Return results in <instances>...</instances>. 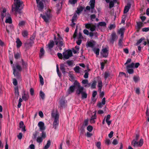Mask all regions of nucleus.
Masks as SVG:
<instances>
[{
	"mask_svg": "<svg viewBox=\"0 0 149 149\" xmlns=\"http://www.w3.org/2000/svg\"><path fill=\"white\" fill-rule=\"evenodd\" d=\"M93 51L94 53L96 54L97 56L99 55L100 49L99 48H94L93 49Z\"/></svg>",
	"mask_w": 149,
	"mask_h": 149,
	"instance_id": "7c9ffc66",
	"label": "nucleus"
},
{
	"mask_svg": "<svg viewBox=\"0 0 149 149\" xmlns=\"http://www.w3.org/2000/svg\"><path fill=\"white\" fill-rule=\"evenodd\" d=\"M13 83L14 86H16L17 85V82L16 79L14 78L13 79Z\"/></svg>",
	"mask_w": 149,
	"mask_h": 149,
	"instance_id": "052dcab7",
	"label": "nucleus"
},
{
	"mask_svg": "<svg viewBox=\"0 0 149 149\" xmlns=\"http://www.w3.org/2000/svg\"><path fill=\"white\" fill-rule=\"evenodd\" d=\"M45 14V15H42V14H40V17H41L46 23H48L49 22V20L52 16L50 10H49Z\"/></svg>",
	"mask_w": 149,
	"mask_h": 149,
	"instance_id": "39448f33",
	"label": "nucleus"
},
{
	"mask_svg": "<svg viewBox=\"0 0 149 149\" xmlns=\"http://www.w3.org/2000/svg\"><path fill=\"white\" fill-rule=\"evenodd\" d=\"M111 37L110 40V42L113 44L114 42L118 38V36H116L115 32H112L111 34Z\"/></svg>",
	"mask_w": 149,
	"mask_h": 149,
	"instance_id": "6e6552de",
	"label": "nucleus"
},
{
	"mask_svg": "<svg viewBox=\"0 0 149 149\" xmlns=\"http://www.w3.org/2000/svg\"><path fill=\"white\" fill-rule=\"evenodd\" d=\"M59 39L60 38H58L57 40H55L56 45H58V43L59 42V45H58V47H62L63 45V43L62 40Z\"/></svg>",
	"mask_w": 149,
	"mask_h": 149,
	"instance_id": "4468645a",
	"label": "nucleus"
},
{
	"mask_svg": "<svg viewBox=\"0 0 149 149\" xmlns=\"http://www.w3.org/2000/svg\"><path fill=\"white\" fill-rule=\"evenodd\" d=\"M40 54H39V56L41 58L43 56L45 53V51L43 48H41L40 50Z\"/></svg>",
	"mask_w": 149,
	"mask_h": 149,
	"instance_id": "2f4dec72",
	"label": "nucleus"
},
{
	"mask_svg": "<svg viewBox=\"0 0 149 149\" xmlns=\"http://www.w3.org/2000/svg\"><path fill=\"white\" fill-rule=\"evenodd\" d=\"M84 88L81 86L80 88L76 91V94L78 95H79L80 94H81V98L82 99L86 98L88 95L86 92L84 91Z\"/></svg>",
	"mask_w": 149,
	"mask_h": 149,
	"instance_id": "7ed1b4c3",
	"label": "nucleus"
},
{
	"mask_svg": "<svg viewBox=\"0 0 149 149\" xmlns=\"http://www.w3.org/2000/svg\"><path fill=\"white\" fill-rule=\"evenodd\" d=\"M134 63H132L130 64L127 65V68H133L134 67Z\"/></svg>",
	"mask_w": 149,
	"mask_h": 149,
	"instance_id": "864d4df0",
	"label": "nucleus"
},
{
	"mask_svg": "<svg viewBox=\"0 0 149 149\" xmlns=\"http://www.w3.org/2000/svg\"><path fill=\"white\" fill-rule=\"evenodd\" d=\"M96 26L95 25H93L91 26L90 28V30L92 32L94 31L96 29Z\"/></svg>",
	"mask_w": 149,
	"mask_h": 149,
	"instance_id": "09e8293b",
	"label": "nucleus"
},
{
	"mask_svg": "<svg viewBox=\"0 0 149 149\" xmlns=\"http://www.w3.org/2000/svg\"><path fill=\"white\" fill-rule=\"evenodd\" d=\"M52 116L53 118L54 119V121H58L59 120V115L58 113H52Z\"/></svg>",
	"mask_w": 149,
	"mask_h": 149,
	"instance_id": "f8f14e48",
	"label": "nucleus"
},
{
	"mask_svg": "<svg viewBox=\"0 0 149 149\" xmlns=\"http://www.w3.org/2000/svg\"><path fill=\"white\" fill-rule=\"evenodd\" d=\"M133 79L135 83L137 82L140 81V77L139 76L134 75L133 77Z\"/></svg>",
	"mask_w": 149,
	"mask_h": 149,
	"instance_id": "cd10ccee",
	"label": "nucleus"
},
{
	"mask_svg": "<svg viewBox=\"0 0 149 149\" xmlns=\"http://www.w3.org/2000/svg\"><path fill=\"white\" fill-rule=\"evenodd\" d=\"M137 25L138 29V30H137V31L139 32V29L143 26V24L142 22H137Z\"/></svg>",
	"mask_w": 149,
	"mask_h": 149,
	"instance_id": "a878e982",
	"label": "nucleus"
},
{
	"mask_svg": "<svg viewBox=\"0 0 149 149\" xmlns=\"http://www.w3.org/2000/svg\"><path fill=\"white\" fill-rule=\"evenodd\" d=\"M87 129L89 132H91L93 130V127L92 126L89 125L87 127Z\"/></svg>",
	"mask_w": 149,
	"mask_h": 149,
	"instance_id": "603ef678",
	"label": "nucleus"
},
{
	"mask_svg": "<svg viewBox=\"0 0 149 149\" xmlns=\"http://www.w3.org/2000/svg\"><path fill=\"white\" fill-rule=\"evenodd\" d=\"M14 93L15 97L17 99L18 98L19 94V88L17 86L15 88Z\"/></svg>",
	"mask_w": 149,
	"mask_h": 149,
	"instance_id": "aec40b11",
	"label": "nucleus"
},
{
	"mask_svg": "<svg viewBox=\"0 0 149 149\" xmlns=\"http://www.w3.org/2000/svg\"><path fill=\"white\" fill-rule=\"evenodd\" d=\"M83 9L84 8L82 6H80L79 8H78L76 11V13L79 14L83 11Z\"/></svg>",
	"mask_w": 149,
	"mask_h": 149,
	"instance_id": "72a5a7b5",
	"label": "nucleus"
},
{
	"mask_svg": "<svg viewBox=\"0 0 149 149\" xmlns=\"http://www.w3.org/2000/svg\"><path fill=\"white\" fill-rule=\"evenodd\" d=\"M5 22L6 23H8L10 24L12 22V20L11 17H9L8 19H7L6 21Z\"/></svg>",
	"mask_w": 149,
	"mask_h": 149,
	"instance_id": "79ce46f5",
	"label": "nucleus"
},
{
	"mask_svg": "<svg viewBox=\"0 0 149 149\" xmlns=\"http://www.w3.org/2000/svg\"><path fill=\"white\" fill-rule=\"evenodd\" d=\"M106 25V22H99L97 25V27H99V26H105Z\"/></svg>",
	"mask_w": 149,
	"mask_h": 149,
	"instance_id": "c85d7f7f",
	"label": "nucleus"
},
{
	"mask_svg": "<svg viewBox=\"0 0 149 149\" xmlns=\"http://www.w3.org/2000/svg\"><path fill=\"white\" fill-rule=\"evenodd\" d=\"M139 142L136 140H133L131 142V145L134 147L139 146Z\"/></svg>",
	"mask_w": 149,
	"mask_h": 149,
	"instance_id": "412c9836",
	"label": "nucleus"
},
{
	"mask_svg": "<svg viewBox=\"0 0 149 149\" xmlns=\"http://www.w3.org/2000/svg\"><path fill=\"white\" fill-rule=\"evenodd\" d=\"M102 82L101 80L99 81L98 82L97 86L98 87H102Z\"/></svg>",
	"mask_w": 149,
	"mask_h": 149,
	"instance_id": "69168bd1",
	"label": "nucleus"
},
{
	"mask_svg": "<svg viewBox=\"0 0 149 149\" xmlns=\"http://www.w3.org/2000/svg\"><path fill=\"white\" fill-rule=\"evenodd\" d=\"M114 6V3L112 1H111L109 2V8H111L112 7Z\"/></svg>",
	"mask_w": 149,
	"mask_h": 149,
	"instance_id": "bf43d9fd",
	"label": "nucleus"
},
{
	"mask_svg": "<svg viewBox=\"0 0 149 149\" xmlns=\"http://www.w3.org/2000/svg\"><path fill=\"white\" fill-rule=\"evenodd\" d=\"M14 1L15 3L14 5H12V10L15 11V14L17 16L18 13L20 14L22 12L21 9L19 8L22 6L23 3L22 1H20V0H14Z\"/></svg>",
	"mask_w": 149,
	"mask_h": 149,
	"instance_id": "f03ea898",
	"label": "nucleus"
},
{
	"mask_svg": "<svg viewBox=\"0 0 149 149\" xmlns=\"http://www.w3.org/2000/svg\"><path fill=\"white\" fill-rule=\"evenodd\" d=\"M22 95V99L24 101H26L28 100L29 97L28 93H25L24 92Z\"/></svg>",
	"mask_w": 149,
	"mask_h": 149,
	"instance_id": "ddd939ff",
	"label": "nucleus"
},
{
	"mask_svg": "<svg viewBox=\"0 0 149 149\" xmlns=\"http://www.w3.org/2000/svg\"><path fill=\"white\" fill-rule=\"evenodd\" d=\"M81 86L80 83L77 81H75L74 82V85L71 86L68 90V91L69 94L72 93L74 92L75 88H77L76 90H77Z\"/></svg>",
	"mask_w": 149,
	"mask_h": 149,
	"instance_id": "20e7f679",
	"label": "nucleus"
},
{
	"mask_svg": "<svg viewBox=\"0 0 149 149\" xmlns=\"http://www.w3.org/2000/svg\"><path fill=\"white\" fill-rule=\"evenodd\" d=\"M93 114L92 115V116L91 117V120H94L96 118V111H95L93 113Z\"/></svg>",
	"mask_w": 149,
	"mask_h": 149,
	"instance_id": "58836bf2",
	"label": "nucleus"
},
{
	"mask_svg": "<svg viewBox=\"0 0 149 149\" xmlns=\"http://www.w3.org/2000/svg\"><path fill=\"white\" fill-rule=\"evenodd\" d=\"M110 74L108 72H106L104 73V78L105 79H106L109 76Z\"/></svg>",
	"mask_w": 149,
	"mask_h": 149,
	"instance_id": "37998d69",
	"label": "nucleus"
},
{
	"mask_svg": "<svg viewBox=\"0 0 149 149\" xmlns=\"http://www.w3.org/2000/svg\"><path fill=\"white\" fill-rule=\"evenodd\" d=\"M63 54L64 60H65V59H68L70 57L72 56V52L70 49L66 50L63 53Z\"/></svg>",
	"mask_w": 149,
	"mask_h": 149,
	"instance_id": "423d86ee",
	"label": "nucleus"
},
{
	"mask_svg": "<svg viewBox=\"0 0 149 149\" xmlns=\"http://www.w3.org/2000/svg\"><path fill=\"white\" fill-rule=\"evenodd\" d=\"M20 54L19 53H16L14 54V57L16 59H18L19 58H20Z\"/></svg>",
	"mask_w": 149,
	"mask_h": 149,
	"instance_id": "c03bdc74",
	"label": "nucleus"
},
{
	"mask_svg": "<svg viewBox=\"0 0 149 149\" xmlns=\"http://www.w3.org/2000/svg\"><path fill=\"white\" fill-rule=\"evenodd\" d=\"M77 28L76 27L75 31H74V33L73 35V37L75 39L76 37L77 36Z\"/></svg>",
	"mask_w": 149,
	"mask_h": 149,
	"instance_id": "13d9d810",
	"label": "nucleus"
},
{
	"mask_svg": "<svg viewBox=\"0 0 149 149\" xmlns=\"http://www.w3.org/2000/svg\"><path fill=\"white\" fill-rule=\"evenodd\" d=\"M145 40V38H140L137 41V42L136 43V45H138L143 40Z\"/></svg>",
	"mask_w": 149,
	"mask_h": 149,
	"instance_id": "49530a36",
	"label": "nucleus"
},
{
	"mask_svg": "<svg viewBox=\"0 0 149 149\" xmlns=\"http://www.w3.org/2000/svg\"><path fill=\"white\" fill-rule=\"evenodd\" d=\"M54 45V42L53 40H51L48 43V47L49 49L52 48Z\"/></svg>",
	"mask_w": 149,
	"mask_h": 149,
	"instance_id": "393cba45",
	"label": "nucleus"
},
{
	"mask_svg": "<svg viewBox=\"0 0 149 149\" xmlns=\"http://www.w3.org/2000/svg\"><path fill=\"white\" fill-rule=\"evenodd\" d=\"M35 37L36 35L33 33V35L30 38V41L34 42V40L35 39Z\"/></svg>",
	"mask_w": 149,
	"mask_h": 149,
	"instance_id": "6e6d98bb",
	"label": "nucleus"
},
{
	"mask_svg": "<svg viewBox=\"0 0 149 149\" xmlns=\"http://www.w3.org/2000/svg\"><path fill=\"white\" fill-rule=\"evenodd\" d=\"M38 125L40 130H43L45 129L44 124L42 122H39L38 124Z\"/></svg>",
	"mask_w": 149,
	"mask_h": 149,
	"instance_id": "f3484780",
	"label": "nucleus"
},
{
	"mask_svg": "<svg viewBox=\"0 0 149 149\" xmlns=\"http://www.w3.org/2000/svg\"><path fill=\"white\" fill-rule=\"evenodd\" d=\"M127 70L128 72L130 74H132L134 73V70L132 69L127 68Z\"/></svg>",
	"mask_w": 149,
	"mask_h": 149,
	"instance_id": "8fccbe9b",
	"label": "nucleus"
},
{
	"mask_svg": "<svg viewBox=\"0 0 149 149\" xmlns=\"http://www.w3.org/2000/svg\"><path fill=\"white\" fill-rule=\"evenodd\" d=\"M40 95L42 100H44L45 98V94L42 91H41L40 92Z\"/></svg>",
	"mask_w": 149,
	"mask_h": 149,
	"instance_id": "4c0bfd02",
	"label": "nucleus"
},
{
	"mask_svg": "<svg viewBox=\"0 0 149 149\" xmlns=\"http://www.w3.org/2000/svg\"><path fill=\"white\" fill-rule=\"evenodd\" d=\"M96 83L97 81H93V82L92 84L91 85V88L93 89L95 88L96 85Z\"/></svg>",
	"mask_w": 149,
	"mask_h": 149,
	"instance_id": "e433bc0d",
	"label": "nucleus"
},
{
	"mask_svg": "<svg viewBox=\"0 0 149 149\" xmlns=\"http://www.w3.org/2000/svg\"><path fill=\"white\" fill-rule=\"evenodd\" d=\"M110 117H111V116L110 115H109V114L106 117H105V118L103 120V121H104L105 119V118H106L105 121H109V119L110 118Z\"/></svg>",
	"mask_w": 149,
	"mask_h": 149,
	"instance_id": "5fc2aeb1",
	"label": "nucleus"
},
{
	"mask_svg": "<svg viewBox=\"0 0 149 149\" xmlns=\"http://www.w3.org/2000/svg\"><path fill=\"white\" fill-rule=\"evenodd\" d=\"M60 105L61 107H63L65 106V101L63 100H61L60 102Z\"/></svg>",
	"mask_w": 149,
	"mask_h": 149,
	"instance_id": "ea45409f",
	"label": "nucleus"
},
{
	"mask_svg": "<svg viewBox=\"0 0 149 149\" xmlns=\"http://www.w3.org/2000/svg\"><path fill=\"white\" fill-rule=\"evenodd\" d=\"M13 70V74L18 79H21V74L20 72L22 70V68L19 64L17 63L15 65L13 64L12 65Z\"/></svg>",
	"mask_w": 149,
	"mask_h": 149,
	"instance_id": "f257e3e1",
	"label": "nucleus"
},
{
	"mask_svg": "<svg viewBox=\"0 0 149 149\" xmlns=\"http://www.w3.org/2000/svg\"><path fill=\"white\" fill-rule=\"evenodd\" d=\"M102 51L104 53L103 55V57H107L108 56V53H107V48H105L102 49Z\"/></svg>",
	"mask_w": 149,
	"mask_h": 149,
	"instance_id": "b1692460",
	"label": "nucleus"
},
{
	"mask_svg": "<svg viewBox=\"0 0 149 149\" xmlns=\"http://www.w3.org/2000/svg\"><path fill=\"white\" fill-rule=\"evenodd\" d=\"M46 2H48L47 0H41L40 2H38V4H37L38 5L37 7L38 9V10L42 11L44 8V3H45Z\"/></svg>",
	"mask_w": 149,
	"mask_h": 149,
	"instance_id": "0eeeda50",
	"label": "nucleus"
},
{
	"mask_svg": "<svg viewBox=\"0 0 149 149\" xmlns=\"http://www.w3.org/2000/svg\"><path fill=\"white\" fill-rule=\"evenodd\" d=\"M22 35L24 37L26 38L28 35V32L26 30H24L22 31Z\"/></svg>",
	"mask_w": 149,
	"mask_h": 149,
	"instance_id": "c756f323",
	"label": "nucleus"
},
{
	"mask_svg": "<svg viewBox=\"0 0 149 149\" xmlns=\"http://www.w3.org/2000/svg\"><path fill=\"white\" fill-rule=\"evenodd\" d=\"M123 39V38H122V37L121 38H120L119 40L118 45L120 46H122Z\"/></svg>",
	"mask_w": 149,
	"mask_h": 149,
	"instance_id": "3c124183",
	"label": "nucleus"
},
{
	"mask_svg": "<svg viewBox=\"0 0 149 149\" xmlns=\"http://www.w3.org/2000/svg\"><path fill=\"white\" fill-rule=\"evenodd\" d=\"M77 17V15L76 14H75L72 17V22H73L75 19H76Z\"/></svg>",
	"mask_w": 149,
	"mask_h": 149,
	"instance_id": "4d7b16f0",
	"label": "nucleus"
},
{
	"mask_svg": "<svg viewBox=\"0 0 149 149\" xmlns=\"http://www.w3.org/2000/svg\"><path fill=\"white\" fill-rule=\"evenodd\" d=\"M21 63L22 68H24L27 67V63L23 59H21Z\"/></svg>",
	"mask_w": 149,
	"mask_h": 149,
	"instance_id": "473e14b6",
	"label": "nucleus"
},
{
	"mask_svg": "<svg viewBox=\"0 0 149 149\" xmlns=\"http://www.w3.org/2000/svg\"><path fill=\"white\" fill-rule=\"evenodd\" d=\"M16 47L17 48L20 47L22 45V43L19 38H17L16 41Z\"/></svg>",
	"mask_w": 149,
	"mask_h": 149,
	"instance_id": "4be33fe9",
	"label": "nucleus"
},
{
	"mask_svg": "<svg viewBox=\"0 0 149 149\" xmlns=\"http://www.w3.org/2000/svg\"><path fill=\"white\" fill-rule=\"evenodd\" d=\"M57 56L58 58L61 59H62L63 57V55L61 53H58L57 54Z\"/></svg>",
	"mask_w": 149,
	"mask_h": 149,
	"instance_id": "680f3d73",
	"label": "nucleus"
},
{
	"mask_svg": "<svg viewBox=\"0 0 149 149\" xmlns=\"http://www.w3.org/2000/svg\"><path fill=\"white\" fill-rule=\"evenodd\" d=\"M34 43V42L27 40L25 43L24 46L26 49H29L32 46Z\"/></svg>",
	"mask_w": 149,
	"mask_h": 149,
	"instance_id": "9d476101",
	"label": "nucleus"
},
{
	"mask_svg": "<svg viewBox=\"0 0 149 149\" xmlns=\"http://www.w3.org/2000/svg\"><path fill=\"white\" fill-rule=\"evenodd\" d=\"M19 127L20 128L22 129V131L24 132L26 131L25 126L23 122H20L19 123Z\"/></svg>",
	"mask_w": 149,
	"mask_h": 149,
	"instance_id": "a211bd4d",
	"label": "nucleus"
},
{
	"mask_svg": "<svg viewBox=\"0 0 149 149\" xmlns=\"http://www.w3.org/2000/svg\"><path fill=\"white\" fill-rule=\"evenodd\" d=\"M65 65L64 64H61L60 66V69L63 74H65L66 72L65 68Z\"/></svg>",
	"mask_w": 149,
	"mask_h": 149,
	"instance_id": "6ab92c4d",
	"label": "nucleus"
},
{
	"mask_svg": "<svg viewBox=\"0 0 149 149\" xmlns=\"http://www.w3.org/2000/svg\"><path fill=\"white\" fill-rule=\"evenodd\" d=\"M131 4L130 3H127V5L125 6L124 10V13H126L129 11L130 9V8Z\"/></svg>",
	"mask_w": 149,
	"mask_h": 149,
	"instance_id": "dca6fc26",
	"label": "nucleus"
},
{
	"mask_svg": "<svg viewBox=\"0 0 149 149\" xmlns=\"http://www.w3.org/2000/svg\"><path fill=\"white\" fill-rule=\"evenodd\" d=\"M91 26V25L90 23H88L85 24L86 28L87 29H89Z\"/></svg>",
	"mask_w": 149,
	"mask_h": 149,
	"instance_id": "0e129e2a",
	"label": "nucleus"
},
{
	"mask_svg": "<svg viewBox=\"0 0 149 149\" xmlns=\"http://www.w3.org/2000/svg\"><path fill=\"white\" fill-rule=\"evenodd\" d=\"M92 42L89 41L87 42V44L86 45L87 47L93 48L95 45L96 42L94 40H92Z\"/></svg>",
	"mask_w": 149,
	"mask_h": 149,
	"instance_id": "2eb2a0df",
	"label": "nucleus"
},
{
	"mask_svg": "<svg viewBox=\"0 0 149 149\" xmlns=\"http://www.w3.org/2000/svg\"><path fill=\"white\" fill-rule=\"evenodd\" d=\"M46 137V133L44 131H42L41 137H38L37 138L36 141L38 143H41L42 142L43 139H45Z\"/></svg>",
	"mask_w": 149,
	"mask_h": 149,
	"instance_id": "1a4fd4ad",
	"label": "nucleus"
},
{
	"mask_svg": "<svg viewBox=\"0 0 149 149\" xmlns=\"http://www.w3.org/2000/svg\"><path fill=\"white\" fill-rule=\"evenodd\" d=\"M93 134L92 133L89 132H87L86 134V135L88 137H90Z\"/></svg>",
	"mask_w": 149,
	"mask_h": 149,
	"instance_id": "338daca9",
	"label": "nucleus"
},
{
	"mask_svg": "<svg viewBox=\"0 0 149 149\" xmlns=\"http://www.w3.org/2000/svg\"><path fill=\"white\" fill-rule=\"evenodd\" d=\"M25 22L23 21H20L19 22V26H22L24 25L25 24Z\"/></svg>",
	"mask_w": 149,
	"mask_h": 149,
	"instance_id": "774afa93",
	"label": "nucleus"
},
{
	"mask_svg": "<svg viewBox=\"0 0 149 149\" xmlns=\"http://www.w3.org/2000/svg\"><path fill=\"white\" fill-rule=\"evenodd\" d=\"M51 144V141L50 140H48L46 145L44 147V149H47L49 147Z\"/></svg>",
	"mask_w": 149,
	"mask_h": 149,
	"instance_id": "a19ab883",
	"label": "nucleus"
},
{
	"mask_svg": "<svg viewBox=\"0 0 149 149\" xmlns=\"http://www.w3.org/2000/svg\"><path fill=\"white\" fill-rule=\"evenodd\" d=\"M88 124V122H84V123L83 125H82L80 130L81 131H84V129L85 127L87 126Z\"/></svg>",
	"mask_w": 149,
	"mask_h": 149,
	"instance_id": "bb28decb",
	"label": "nucleus"
},
{
	"mask_svg": "<svg viewBox=\"0 0 149 149\" xmlns=\"http://www.w3.org/2000/svg\"><path fill=\"white\" fill-rule=\"evenodd\" d=\"M125 31V29L123 28H120L118 31V33L120 34V36L123 38L124 36V33Z\"/></svg>",
	"mask_w": 149,
	"mask_h": 149,
	"instance_id": "5701e85b",
	"label": "nucleus"
},
{
	"mask_svg": "<svg viewBox=\"0 0 149 149\" xmlns=\"http://www.w3.org/2000/svg\"><path fill=\"white\" fill-rule=\"evenodd\" d=\"M67 63L69 66H72L73 64L72 61H68L66 62Z\"/></svg>",
	"mask_w": 149,
	"mask_h": 149,
	"instance_id": "de8ad7c7",
	"label": "nucleus"
},
{
	"mask_svg": "<svg viewBox=\"0 0 149 149\" xmlns=\"http://www.w3.org/2000/svg\"><path fill=\"white\" fill-rule=\"evenodd\" d=\"M95 0H91L90 1V5L91 7V12L92 13H93L94 12V11L95 12V10L94 9V7L95 6Z\"/></svg>",
	"mask_w": 149,
	"mask_h": 149,
	"instance_id": "9b49d317",
	"label": "nucleus"
},
{
	"mask_svg": "<svg viewBox=\"0 0 149 149\" xmlns=\"http://www.w3.org/2000/svg\"><path fill=\"white\" fill-rule=\"evenodd\" d=\"M80 68L79 66H76L74 68V70L75 72L77 73H79L80 71L79 70Z\"/></svg>",
	"mask_w": 149,
	"mask_h": 149,
	"instance_id": "c9c22d12",
	"label": "nucleus"
},
{
	"mask_svg": "<svg viewBox=\"0 0 149 149\" xmlns=\"http://www.w3.org/2000/svg\"><path fill=\"white\" fill-rule=\"evenodd\" d=\"M39 77L40 80V84L41 86H43L44 84L43 79L42 76L40 74L39 75Z\"/></svg>",
	"mask_w": 149,
	"mask_h": 149,
	"instance_id": "f704fd0d",
	"label": "nucleus"
},
{
	"mask_svg": "<svg viewBox=\"0 0 149 149\" xmlns=\"http://www.w3.org/2000/svg\"><path fill=\"white\" fill-rule=\"evenodd\" d=\"M138 142H139V143H138L139 146V147L141 146H142V145L143 143V139H141Z\"/></svg>",
	"mask_w": 149,
	"mask_h": 149,
	"instance_id": "a18cd8bd",
	"label": "nucleus"
},
{
	"mask_svg": "<svg viewBox=\"0 0 149 149\" xmlns=\"http://www.w3.org/2000/svg\"><path fill=\"white\" fill-rule=\"evenodd\" d=\"M69 1L71 4H74L77 2V0H69Z\"/></svg>",
	"mask_w": 149,
	"mask_h": 149,
	"instance_id": "e2e57ef3",
	"label": "nucleus"
}]
</instances>
